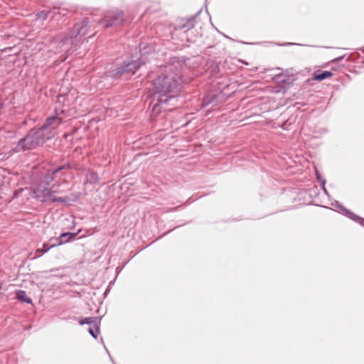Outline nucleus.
<instances>
[{
  "instance_id": "obj_1",
  "label": "nucleus",
  "mask_w": 364,
  "mask_h": 364,
  "mask_svg": "<svg viewBox=\"0 0 364 364\" xmlns=\"http://www.w3.org/2000/svg\"><path fill=\"white\" fill-rule=\"evenodd\" d=\"M181 69L179 66L169 65L163 73L153 80L150 90L152 107L151 117L154 119L161 112L171 111L173 107L168 105L174 100L182 83Z\"/></svg>"
},
{
  "instance_id": "obj_2",
  "label": "nucleus",
  "mask_w": 364,
  "mask_h": 364,
  "mask_svg": "<svg viewBox=\"0 0 364 364\" xmlns=\"http://www.w3.org/2000/svg\"><path fill=\"white\" fill-rule=\"evenodd\" d=\"M51 185V183H46L45 180L38 183L33 188V197L41 203H67L70 200V198L57 196V194L64 193L61 186L67 184V180L56 181Z\"/></svg>"
},
{
  "instance_id": "obj_3",
  "label": "nucleus",
  "mask_w": 364,
  "mask_h": 364,
  "mask_svg": "<svg viewBox=\"0 0 364 364\" xmlns=\"http://www.w3.org/2000/svg\"><path fill=\"white\" fill-rule=\"evenodd\" d=\"M96 33L93 21L87 17L75 23L68 32L78 44L84 42L86 37L87 38L93 37Z\"/></svg>"
},
{
  "instance_id": "obj_4",
  "label": "nucleus",
  "mask_w": 364,
  "mask_h": 364,
  "mask_svg": "<svg viewBox=\"0 0 364 364\" xmlns=\"http://www.w3.org/2000/svg\"><path fill=\"white\" fill-rule=\"evenodd\" d=\"M47 140L48 136H43L42 131H39L38 129H33L17 142L13 151L20 152L32 150L43 144Z\"/></svg>"
},
{
  "instance_id": "obj_5",
  "label": "nucleus",
  "mask_w": 364,
  "mask_h": 364,
  "mask_svg": "<svg viewBox=\"0 0 364 364\" xmlns=\"http://www.w3.org/2000/svg\"><path fill=\"white\" fill-rule=\"evenodd\" d=\"M77 44L68 33L58 35L51 42V46L55 48V53H61L63 60H65L68 55L73 51V46Z\"/></svg>"
},
{
  "instance_id": "obj_6",
  "label": "nucleus",
  "mask_w": 364,
  "mask_h": 364,
  "mask_svg": "<svg viewBox=\"0 0 364 364\" xmlns=\"http://www.w3.org/2000/svg\"><path fill=\"white\" fill-rule=\"evenodd\" d=\"M65 112V111L63 109L58 110L55 109V115L48 117L44 124L38 128L39 131H42L43 136H48V140L56 134L57 128L64 120Z\"/></svg>"
},
{
  "instance_id": "obj_7",
  "label": "nucleus",
  "mask_w": 364,
  "mask_h": 364,
  "mask_svg": "<svg viewBox=\"0 0 364 364\" xmlns=\"http://www.w3.org/2000/svg\"><path fill=\"white\" fill-rule=\"evenodd\" d=\"M124 14L119 10H113L106 12L100 24L104 28H109L119 25L124 21Z\"/></svg>"
},
{
  "instance_id": "obj_8",
  "label": "nucleus",
  "mask_w": 364,
  "mask_h": 364,
  "mask_svg": "<svg viewBox=\"0 0 364 364\" xmlns=\"http://www.w3.org/2000/svg\"><path fill=\"white\" fill-rule=\"evenodd\" d=\"M71 168L70 164H65L53 169H49L43 176L46 183H52L56 181L66 180L67 173L65 171Z\"/></svg>"
},
{
  "instance_id": "obj_9",
  "label": "nucleus",
  "mask_w": 364,
  "mask_h": 364,
  "mask_svg": "<svg viewBox=\"0 0 364 364\" xmlns=\"http://www.w3.org/2000/svg\"><path fill=\"white\" fill-rule=\"evenodd\" d=\"M143 64H144V62H141L140 60H132L131 62L124 63L116 69L113 75L114 77H119L124 74L134 75Z\"/></svg>"
},
{
  "instance_id": "obj_10",
  "label": "nucleus",
  "mask_w": 364,
  "mask_h": 364,
  "mask_svg": "<svg viewBox=\"0 0 364 364\" xmlns=\"http://www.w3.org/2000/svg\"><path fill=\"white\" fill-rule=\"evenodd\" d=\"M198 14L188 18H179L176 21L174 29L176 31H182L188 32L191 30L196 25V18Z\"/></svg>"
},
{
  "instance_id": "obj_11",
  "label": "nucleus",
  "mask_w": 364,
  "mask_h": 364,
  "mask_svg": "<svg viewBox=\"0 0 364 364\" xmlns=\"http://www.w3.org/2000/svg\"><path fill=\"white\" fill-rule=\"evenodd\" d=\"M336 207L338 209V212L342 213L343 215H346L348 218L353 220V221L359 223L360 225L364 227V218L355 215L353 212H351L350 210L347 209L338 202L336 203Z\"/></svg>"
},
{
  "instance_id": "obj_12",
  "label": "nucleus",
  "mask_w": 364,
  "mask_h": 364,
  "mask_svg": "<svg viewBox=\"0 0 364 364\" xmlns=\"http://www.w3.org/2000/svg\"><path fill=\"white\" fill-rule=\"evenodd\" d=\"M223 100V95L220 94H208L205 95L202 101V106L205 107L209 105L216 106Z\"/></svg>"
},
{
  "instance_id": "obj_13",
  "label": "nucleus",
  "mask_w": 364,
  "mask_h": 364,
  "mask_svg": "<svg viewBox=\"0 0 364 364\" xmlns=\"http://www.w3.org/2000/svg\"><path fill=\"white\" fill-rule=\"evenodd\" d=\"M77 233L63 232L59 237H51L50 242H54L57 246L65 244L77 236Z\"/></svg>"
},
{
  "instance_id": "obj_14",
  "label": "nucleus",
  "mask_w": 364,
  "mask_h": 364,
  "mask_svg": "<svg viewBox=\"0 0 364 364\" xmlns=\"http://www.w3.org/2000/svg\"><path fill=\"white\" fill-rule=\"evenodd\" d=\"M66 14H67V10L61 9L57 8V7H53L52 10H50L48 11H43L41 13H39L38 14V18H42V19H46L49 16L51 18H53L57 14L64 16L66 15Z\"/></svg>"
},
{
  "instance_id": "obj_15",
  "label": "nucleus",
  "mask_w": 364,
  "mask_h": 364,
  "mask_svg": "<svg viewBox=\"0 0 364 364\" xmlns=\"http://www.w3.org/2000/svg\"><path fill=\"white\" fill-rule=\"evenodd\" d=\"M333 73L330 71L317 70L314 72L312 79L315 81H321L331 77Z\"/></svg>"
},
{
  "instance_id": "obj_16",
  "label": "nucleus",
  "mask_w": 364,
  "mask_h": 364,
  "mask_svg": "<svg viewBox=\"0 0 364 364\" xmlns=\"http://www.w3.org/2000/svg\"><path fill=\"white\" fill-rule=\"evenodd\" d=\"M55 247H57V245H55L54 242L51 243L50 245L44 243L43 245V248H39L36 250V255L34 257V258L41 257L45 253H46L48 250H50V249L54 248Z\"/></svg>"
},
{
  "instance_id": "obj_17",
  "label": "nucleus",
  "mask_w": 364,
  "mask_h": 364,
  "mask_svg": "<svg viewBox=\"0 0 364 364\" xmlns=\"http://www.w3.org/2000/svg\"><path fill=\"white\" fill-rule=\"evenodd\" d=\"M95 322L93 326H90L88 331L93 338H96L100 333V318H96Z\"/></svg>"
},
{
  "instance_id": "obj_18",
  "label": "nucleus",
  "mask_w": 364,
  "mask_h": 364,
  "mask_svg": "<svg viewBox=\"0 0 364 364\" xmlns=\"http://www.w3.org/2000/svg\"><path fill=\"white\" fill-rule=\"evenodd\" d=\"M99 176L97 173L93 171H89L86 175V182L91 184H95L99 182Z\"/></svg>"
},
{
  "instance_id": "obj_19",
  "label": "nucleus",
  "mask_w": 364,
  "mask_h": 364,
  "mask_svg": "<svg viewBox=\"0 0 364 364\" xmlns=\"http://www.w3.org/2000/svg\"><path fill=\"white\" fill-rule=\"evenodd\" d=\"M16 299L18 301L25 302L26 304H31L32 303L31 299L30 297H28L26 295V291H23V290H18L17 291V293H16Z\"/></svg>"
},
{
  "instance_id": "obj_20",
  "label": "nucleus",
  "mask_w": 364,
  "mask_h": 364,
  "mask_svg": "<svg viewBox=\"0 0 364 364\" xmlns=\"http://www.w3.org/2000/svg\"><path fill=\"white\" fill-rule=\"evenodd\" d=\"M96 318H99L98 317H87V318H82L81 319L80 321H79V323L80 325H84V324H87L89 326H93L94 323H95V320Z\"/></svg>"
},
{
  "instance_id": "obj_21",
  "label": "nucleus",
  "mask_w": 364,
  "mask_h": 364,
  "mask_svg": "<svg viewBox=\"0 0 364 364\" xmlns=\"http://www.w3.org/2000/svg\"><path fill=\"white\" fill-rule=\"evenodd\" d=\"M316 178H317L318 181L320 183V184L322 186V189H323V192L326 194H328L327 190L326 189V187H325L326 181L321 177V176L320 175L319 172L317 170H316Z\"/></svg>"
},
{
  "instance_id": "obj_22",
  "label": "nucleus",
  "mask_w": 364,
  "mask_h": 364,
  "mask_svg": "<svg viewBox=\"0 0 364 364\" xmlns=\"http://www.w3.org/2000/svg\"><path fill=\"white\" fill-rule=\"evenodd\" d=\"M80 198V195H78L77 196H76L74 199H73L72 200L73 201H77Z\"/></svg>"
},
{
  "instance_id": "obj_23",
  "label": "nucleus",
  "mask_w": 364,
  "mask_h": 364,
  "mask_svg": "<svg viewBox=\"0 0 364 364\" xmlns=\"http://www.w3.org/2000/svg\"><path fill=\"white\" fill-rule=\"evenodd\" d=\"M342 58H343V57H339V58H337L334 59L333 61H339Z\"/></svg>"
},
{
  "instance_id": "obj_24",
  "label": "nucleus",
  "mask_w": 364,
  "mask_h": 364,
  "mask_svg": "<svg viewBox=\"0 0 364 364\" xmlns=\"http://www.w3.org/2000/svg\"><path fill=\"white\" fill-rule=\"evenodd\" d=\"M282 75H283L282 74H277L275 75V78H279V77H282Z\"/></svg>"
}]
</instances>
